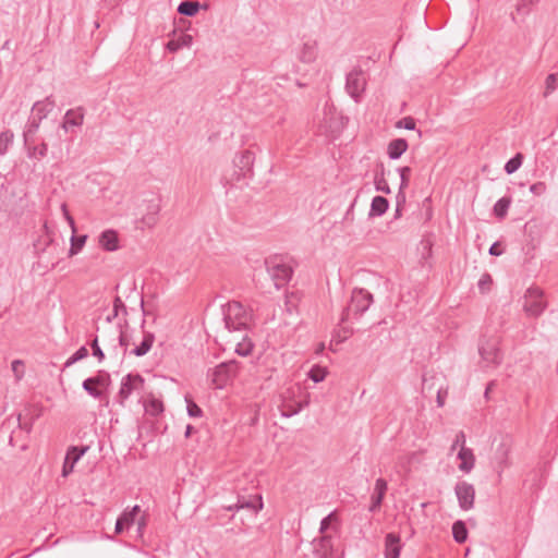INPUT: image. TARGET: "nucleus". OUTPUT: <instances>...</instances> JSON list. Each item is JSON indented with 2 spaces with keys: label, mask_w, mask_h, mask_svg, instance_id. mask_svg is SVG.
Masks as SVG:
<instances>
[{
  "label": "nucleus",
  "mask_w": 558,
  "mask_h": 558,
  "mask_svg": "<svg viewBox=\"0 0 558 558\" xmlns=\"http://www.w3.org/2000/svg\"><path fill=\"white\" fill-rule=\"evenodd\" d=\"M353 333V329L349 327H340L336 329L332 333L331 342H330V350L335 351L332 349L333 344H340L344 342Z\"/></svg>",
  "instance_id": "31"
},
{
  "label": "nucleus",
  "mask_w": 558,
  "mask_h": 558,
  "mask_svg": "<svg viewBox=\"0 0 558 558\" xmlns=\"http://www.w3.org/2000/svg\"><path fill=\"white\" fill-rule=\"evenodd\" d=\"M295 390L301 391V387H292L287 390L283 396L281 404V414L286 417H291L298 414L302 409L310 404V393H304L303 398L298 401H293L292 398L295 396Z\"/></svg>",
  "instance_id": "5"
},
{
  "label": "nucleus",
  "mask_w": 558,
  "mask_h": 558,
  "mask_svg": "<svg viewBox=\"0 0 558 558\" xmlns=\"http://www.w3.org/2000/svg\"><path fill=\"white\" fill-rule=\"evenodd\" d=\"M318 45L316 40L305 41L299 52V59L304 63H312L317 58Z\"/></svg>",
  "instance_id": "17"
},
{
  "label": "nucleus",
  "mask_w": 558,
  "mask_h": 558,
  "mask_svg": "<svg viewBox=\"0 0 558 558\" xmlns=\"http://www.w3.org/2000/svg\"><path fill=\"white\" fill-rule=\"evenodd\" d=\"M87 355H88V351H87L86 347L83 345L72 356H70L66 360L64 366L69 367L72 364L76 363L77 361L85 359Z\"/></svg>",
  "instance_id": "45"
},
{
  "label": "nucleus",
  "mask_w": 558,
  "mask_h": 558,
  "mask_svg": "<svg viewBox=\"0 0 558 558\" xmlns=\"http://www.w3.org/2000/svg\"><path fill=\"white\" fill-rule=\"evenodd\" d=\"M263 508V500L260 495L254 496L252 499L240 498L235 506H229L228 510L233 509H250L254 514H257Z\"/></svg>",
  "instance_id": "16"
},
{
  "label": "nucleus",
  "mask_w": 558,
  "mask_h": 558,
  "mask_svg": "<svg viewBox=\"0 0 558 558\" xmlns=\"http://www.w3.org/2000/svg\"><path fill=\"white\" fill-rule=\"evenodd\" d=\"M54 106L56 104L52 96H48L44 100H38L33 105L31 114L43 121Z\"/></svg>",
  "instance_id": "13"
},
{
  "label": "nucleus",
  "mask_w": 558,
  "mask_h": 558,
  "mask_svg": "<svg viewBox=\"0 0 558 558\" xmlns=\"http://www.w3.org/2000/svg\"><path fill=\"white\" fill-rule=\"evenodd\" d=\"M87 235L75 236L74 234L71 236V247L69 251V255L73 256L78 253V251L84 246L86 242Z\"/></svg>",
  "instance_id": "40"
},
{
  "label": "nucleus",
  "mask_w": 558,
  "mask_h": 558,
  "mask_svg": "<svg viewBox=\"0 0 558 558\" xmlns=\"http://www.w3.org/2000/svg\"><path fill=\"white\" fill-rule=\"evenodd\" d=\"M98 242L104 250L113 252L119 247L118 233L111 229L105 230L100 233Z\"/></svg>",
  "instance_id": "19"
},
{
  "label": "nucleus",
  "mask_w": 558,
  "mask_h": 558,
  "mask_svg": "<svg viewBox=\"0 0 558 558\" xmlns=\"http://www.w3.org/2000/svg\"><path fill=\"white\" fill-rule=\"evenodd\" d=\"M89 446H71L66 450L65 458L69 463L75 465V463L88 451Z\"/></svg>",
  "instance_id": "29"
},
{
  "label": "nucleus",
  "mask_w": 558,
  "mask_h": 558,
  "mask_svg": "<svg viewBox=\"0 0 558 558\" xmlns=\"http://www.w3.org/2000/svg\"><path fill=\"white\" fill-rule=\"evenodd\" d=\"M330 518H331V514L327 515L326 518H324L320 522V532H325L328 526H329V523H330Z\"/></svg>",
  "instance_id": "63"
},
{
  "label": "nucleus",
  "mask_w": 558,
  "mask_h": 558,
  "mask_svg": "<svg viewBox=\"0 0 558 558\" xmlns=\"http://www.w3.org/2000/svg\"><path fill=\"white\" fill-rule=\"evenodd\" d=\"M201 9V3L197 1H182L178 7V12L185 16H194Z\"/></svg>",
  "instance_id": "30"
},
{
  "label": "nucleus",
  "mask_w": 558,
  "mask_h": 558,
  "mask_svg": "<svg viewBox=\"0 0 558 558\" xmlns=\"http://www.w3.org/2000/svg\"><path fill=\"white\" fill-rule=\"evenodd\" d=\"M83 120L84 113L82 108L69 109L64 114V121L61 126L68 131L70 126H81Z\"/></svg>",
  "instance_id": "20"
},
{
  "label": "nucleus",
  "mask_w": 558,
  "mask_h": 558,
  "mask_svg": "<svg viewBox=\"0 0 558 558\" xmlns=\"http://www.w3.org/2000/svg\"><path fill=\"white\" fill-rule=\"evenodd\" d=\"M452 535L457 543L462 544L468 538V529L463 521H456L452 525Z\"/></svg>",
  "instance_id": "32"
},
{
  "label": "nucleus",
  "mask_w": 558,
  "mask_h": 558,
  "mask_svg": "<svg viewBox=\"0 0 558 558\" xmlns=\"http://www.w3.org/2000/svg\"><path fill=\"white\" fill-rule=\"evenodd\" d=\"M493 283V278L489 274L485 272L482 275L477 282V287L482 293H486L490 290V286Z\"/></svg>",
  "instance_id": "47"
},
{
  "label": "nucleus",
  "mask_w": 558,
  "mask_h": 558,
  "mask_svg": "<svg viewBox=\"0 0 558 558\" xmlns=\"http://www.w3.org/2000/svg\"><path fill=\"white\" fill-rule=\"evenodd\" d=\"M375 185H376L377 191H380L385 194H389L391 192L390 187L388 185V182L384 178V167L383 166H381V173L375 175Z\"/></svg>",
  "instance_id": "44"
},
{
  "label": "nucleus",
  "mask_w": 558,
  "mask_h": 558,
  "mask_svg": "<svg viewBox=\"0 0 558 558\" xmlns=\"http://www.w3.org/2000/svg\"><path fill=\"white\" fill-rule=\"evenodd\" d=\"M238 373V364L235 361L223 362L215 367L213 381L217 388H223L229 379Z\"/></svg>",
  "instance_id": "10"
},
{
  "label": "nucleus",
  "mask_w": 558,
  "mask_h": 558,
  "mask_svg": "<svg viewBox=\"0 0 558 558\" xmlns=\"http://www.w3.org/2000/svg\"><path fill=\"white\" fill-rule=\"evenodd\" d=\"M61 210L63 213V216L65 218V220L68 221V223L70 225L71 229H72V232L74 233L75 232V222H74V219L73 217L70 215L69 210H68V206L66 204H62L61 205Z\"/></svg>",
  "instance_id": "56"
},
{
  "label": "nucleus",
  "mask_w": 558,
  "mask_h": 558,
  "mask_svg": "<svg viewBox=\"0 0 558 558\" xmlns=\"http://www.w3.org/2000/svg\"><path fill=\"white\" fill-rule=\"evenodd\" d=\"M40 123H41V120L35 118L32 114L29 116V118L24 126V130H23L24 144H28V141H31L36 135V133L39 130Z\"/></svg>",
  "instance_id": "25"
},
{
  "label": "nucleus",
  "mask_w": 558,
  "mask_h": 558,
  "mask_svg": "<svg viewBox=\"0 0 558 558\" xmlns=\"http://www.w3.org/2000/svg\"><path fill=\"white\" fill-rule=\"evenodd\" d=\"M252 349L253 343L244 337L242 342L236 343L235 352L239 355L246 356L251 353Z\"/></svg>",
  "instance_id": "46"
},
{
  "label": "nucleus",
  "mask_w": 558,
  "mask_h": 558,
  "mask_svg": "<svg viewBox=\"0 0 558 558\" xmlns=\"http://www.w3.org/2000/svg\"><path fill=\"white\" fill-rule=\"evenodd\" d=\"M387 490V482L384 478H378L375 483L374 494L372 496V505L369 507V511H376L385 497Z\"/></svg>",
  "instance_id": "21"
},
{
  "label": "nucleus",
  "mask_w": 558,
  "mask_h": 558,
  "mask_svg": "<svg viewBox=\"0 0 558 558\" xmlns=\"http://www.w3.org/2000/svg\"><path fill=\"white\" fill-rule=\"evenodd\" d=\"M125 527H126L125 524H123L122 521H120V519H118L116 522V526H114L116 534H121Z\"/></svg>",
  "instance_id": "64"
},
{
  "label": "nucleus",
  "mask_w": 558,
  "mask_h": 558,
  "mask_svg": "<svg viewBox=\"0 0 558 558\" xmlns=\"http://www.w3.org/2000/svg\"><path fill=\"white\" fill-rule=\"evenodd\" d=\"M389 203L384 196H375L372 199L369 216H381L388 209Z\"/></svg>",
  "instance_id": "28"
},
{
  "label": "nucleus",
  "mask_w": 558,
  "mask_h": 558,
  "mask_svg": "<svg viewBox=\"0 0 558 558\" xmlns=\"http://www.w3.org/2000/svg\"><path fill=\"white\" fill-rule=\"evenodd\" d=\"M254 153L251 150H243L240 155L234 158V165L240 169V173L238 174L245 177L247 173L252 171V167L254 163Z\"/></svg>",
  "instance_id": "14"
},
{
  "label": "nucleus",
  "mask_w": 558,
  "mask_h": 558,
  "mask_svg": "<svg viewBox=\"0 0 558 558\" xmlns=\"http://www.w3.org/2000/svg\"><path fill=\"white\" fill-rule=\"evenodd\" d=\"M397 128H404L407 130L415 129V120L412 117H405L398 121Z\"/></svg>",
  "instance_id": "52"
},
{
  "label": "nucleus",
  "mask_w": 558,
  "mask_h": 558,
  "mask_svg": "<svg viewBox=\"0 0 558 558\" xmlns=\"http://www.w3.org/2000/svg\"><path fill=\"white\" fill-rule=\"evenodd\" d=\"M160 211V201L157 197H153L147 201L146 214L143 215L142 221L147 227H154L158 221V214Z\"/></svg>",
  "instance_id": "12"
},
{
  "label": "nucleus",
  "mask_w": 558,
  "mask_h": 558,
  "mask_svg": "<svg viewBox=\"0 0 558 558\" xmlns=\"http://www.w3.org/2000/svg\"><path fill=\"white\" fill-rule=\"evenodd\" d=\"M454 493L462 510H470L474 507L475 488L468 482H458L454 486Z\"/></svg>",
  "instance_id": "9"
},
{
  "label": "nucleus",
  "mask_w": 558,
  "mask_h": 558,
  "mask_svg": "<svg viewBox=\"0 0 558 558\" xmlns=\"http://www.w3.org/2000/svg\"><path fill=\"white\" fill-rule=\"evenodd\" d=\"M140 512V506L135 505L130 510H124L122 514L118 518L120 521H122L123 524H125L126 527H129L131 524L134 523L135 517Z\"/></svg>",
  "instance_id": "37"
},
{
  "label": "nucleus",
  "mask_w": 558,
  "mask_h": 558,
  "mask_svg": "<svg viewBox=\"0 0 558 558\" xmlns=\"http://www.w3.org/2000/svg\"><path fill=\"white\" fill-rule=\"evenodd\" d=\"M547 303L544 291L535 286L530 287L524 293L523 311L531 317H538L546 310Z\"/></svg>",
  "instance_id": "4"
},
{
  "label": "nucleus",
  "mask_w": 558,
  "mask_h": 558,
  "mask_svg": "<svg viewBox=\"0 0 558 558\" xmlns=\"http://www.w3.org/2000/svg\"><path fill=\"white\" fill-rule=\"evenodd\" d=\"M460 446L462 448V446H465V435L462 430H460L457 435H456V439L451 446V451L456 450V448Z\"/></svg>",
  "instance_id": "57"
},
{
  "label": "nucleus",
  "mask_w": 558,
  "mask_h": 558,
  "mask_svg": "<svg viewBox=\"0 0 558 558\" xmlns=\"http://www.w3.org/2000/svg\"><path fill=\"white\" fill-rule=\"evenodd\" d=\"M144 387V378L140 374H128L121 380V387L118 392V401L123 404L134 391H140Z\"/></svg>",
  "instance_id": "8"
},
{
  "label": "nucleus",
  "mask_w": 558,
  "mask_h": 558,
  "mask_svg": "<svg viewBox=\"0 0 558 558\" xmlns=\"http://www.w3.org/2000/svg\"><path fill=\"white\" fill-rule=\"evenodd\" d=\"M61 210L63 213V216L65 218V220L68 221V223L70 225L71 229H72V232L74 233L75 232V222H74V219L73 217L70 215L69 210H68V206L66 204H62L61 205Z\"/></svg>",
  "instance_id": "54"
},
{
  "label": "nucleus",
  "mask_w": 558,
  "mask_h": 558,
  "mask_svg": "<svg viewBox=\"0 0 558 558\" xmlns=\"http://www.w3.org/2000/svg\"><path fill=\"white\" fill-rule=\"evenodd\" d=\"M120 310H123L124 312H126V306L124 305V303L120 296H116L113 300L112 314L107 317V320L112 322V319H114L119 315Z\"/></svg>",
  "instance_id": "48"
},
{
  "label": "nucleus",
  "mask_w": 558,
  "mask_h": 558,
  "mask_svg": "<svg viewBox=\"0 0 558 558\" xmlns=\"http://www.w3.org/2000/svg\"><path fill=\"white\" fill-rule=\"evenodd\" d=\"M399 172H400V180H401L399 193H402V190L409 185V175L411 173V168L402 167L399 169Z\"/></svg>",
  "instance_id": "50"
},
{
  "label": "nucleus",
  "mask_w": 558,
  "mask_h": 558,
  "mask_svg": "<svg viewBox=\"0 0 558 558\" xmlns=\"http://www.w3.org/2000/svg\"><path fill=\"white\" fill-rule=\"evenodd\" d=\"M405 202V196L403 193H398L397 195V209H396V217L400 215L401 205Z\"/></svg>",
  "instance_id": "61"
},
{
  "label": "nucleus",
  "mask_w": 558,
  "mask_h": 558,
  "mask_svg": "<svg viewBox=\"0 0 558 558\" xmlns=\"http://www.w3.org/2000/svg\"><path fill=\"white\" fill-rule=\"evenodd\" d=\"M27 150L28 158H44L48 153V144L46 142H41L39 145L34 144V137L28 141V144H24Z\"/></svg>",
  "instance_id": "23"
},
{
  "label": "nucleus",
  "mask_w": 558,
  "mask_h": 558,
  "mask_svg": "<svg viewBox=\"0 0 558 558\" xmlns=\"http://www.w3.org/2000/svg\"><path fill=\"white\" fill-rule=\"evenodd\" d=\"M223 322L229 331L245 329L250 322V315L240 302H229L225 308Z\"/></svg>",
  "instance_id": "2"
},
{
  "label": "nucleus",
  "mask_w": 558,
  "mask_h": 558,
  "mask_svg": "<svg viewBox=\"0 0 558 558\" xmlns=\"http://www.w3.org/2000/svg\"><path fill=\"white\" fill-rule=\"evenodd\" d=\"M373 303V295L364 289H354L349 305L343 308L340 323L344 324L351 317H359L365 313Z\"/></svg>",
  "instance_id": "1"
},
{
  "label": "nucleus",
  "mask_w": 558,
  "mask_h": 558,
  "mask_svg": "<svg viewBox=\"0 0 558 558\" xmlns=\"http://www.w3.org/2000/svg\"><path fill=\"white\" fill-rule=\"evenodd\" d=\"M61 210L63 213V216L65 218V220L68 221V223L70 225L71 229H72V232L74 233L75 232V222H74V219L73 217L70 215L69 210H68V206L66 204H62L61 205Z\"/></svg>",
  "instance_id": "55"
},
{
  "label": "nucleus",
  "mask_w": 558,
  "mask_h": 558,
  "mask_svg": "<svg viewBox=\"0 0 558 558\" xmlns=\"http://www.w3.org/2000/svg\"><path fill=\"white\" fill-rule=\"evenodd\" d=\"M530 191L535 195H542L546 191V184L544 182H536L531 185Z\"/></svg>",
  "instance_id": "58"
},
{
  "label": "nucleus",
  "mask_w": 558,
  "mask_h": 558,
  "mask_svg": "<svg viewBox=\"0 0 558 558\" xmlns=\"http://www.w3.org/2000/svg\"><path fill=\"white\" fill-rule=\"evenodd\" d=\"M327 374H328V371L326 367L320 366V365H314L307 373V376L314 383H320L326 378Z\"/></svg>",
  "instance_id": "35"
},
{
  "label": "nucleus",
  "mask_w": 558,
  "mask_h": 558,
  "mask_svg": "<svg viewBox=\"0 0 558 558\" xmlns=\"http://www.w3.org/2000/svg\"><path fill=\"white\" fill-rule=\"evenodd\" d=\"M408 149V142L404 138L392 140L387 147L389 158L398 159Z\"/></svg>",
  "instance_id": "24"
},
{
  "label": "nucleus",
  "mask_w": 558,
  "mask_h": 558,
  "mask_svg": "<svg viewBox=\"0 0 558 558\" xmlns=\"http://www.w3.org/2000/svg\"><path fill=\"white\" fill-rule=\"evenodd\" d=\"M365 87L366 78L362 69L355 68L347 74L345 89L355 101H359L361 95L365 90Z\"/></svg>",
  "instance_id": "7"
},
{
  "label": "nucleus",
  "mask_w": 558,
  "mask_h": 558,
  "mask_svg": "<svg viewBox=\"0 0 558 558\" xmlns=\"http://www.w3.org/2000/svg\"><path fill=\"white\" fill-rule=\"evenodd\" d=\"M558 87V73L549 74L545 80L544 97H547Z\"/></svg>",
  "instance_id": "42"
},
{
  "label": "nucleus",
  "mask_w": 558,
  "mask_h": 558,
  "mask_svg": "<svg viewBox=\"0 0 558 558\" xmlns=\"http://www.w3.org/2000/svg\"><path fill=\"white\" fill-rule=\"evenodd\" d=\"M74 470V465L69 463L66 459H64L63 466H62V476L66 477L69 476Z\"/></svg>",
  "instance_id": "60"
},
{
  "label": "nucleus",
  "mask_w": 558,
  "mask_h": 558,
  "mask_svg": "<svg viewBox=\"0 0 558 558\" xmlns=\"http://www.w3.org/2000/svg\"><path fill=\"white\" fill-rule=\"evenodd\" d=\"M93 355L96 356L100 362L105 359V354L98 344V339L95 338L90 343Z\"/></svg>",
  "instance_id": "53"
},
{
  "label": "nucleus",
  "mask_w": 558,
  "mask_h": 558,
  "mask_svg": "<svg viewBox=\"0 0 558 558\" xmlns=\"http://www.w3.org/2000/svg\"><path fill=\"white\" fill-rule=\"evenodd\" d=\"M478 351L486 366L500 364L502 357L497 340H487L481 343Z\"/></svg>",
  "instance_id": "11"
},
{
  "label": "nucleus",
  "mask_w": 558,
  "mask_h": 558,
  "mask_svg": "<svg viewBox=\"0 0 558 558\" xmlns=\"http://www.w3.org/2000/svg\"><path fill=\"white\" fill-rule=\"evenodd\" d=\"M537 2L538 0H519L515 10L519 14L527 15Z\"/></svg>",
  "instance_id": "43"
},
{
  "label": "nucleus",
  "mask_w": 558,
  "mask_h": 558,
  "mask_svg": "<svg viewBox=\"0 0 558 558\" xmlns=\"http://www.w3.org/2000/svg\"><path fill=\"white\" fill-rule=\"evenodd\" d=\"M314 553L317 558H330L331 538L330 536H322L318 541L314 539Z\"/></svg>",
  "instance_id": "22"
},
{
  "label": "nucleus",
  "mask_w": 558,
  "mask_h": 558,
  "mask_svg": "<svg viewBox=\"0 0 558 558\" xmlns=\"http://www.w3.org/2000/svg\"><path fill=\"white\" fill-rule=\"evenodd\" d=\"M266 269L277 289L284 287L292 277V268L282 257L272 256L265 260Z\"/></svg>",
  "instance_id": "3"
},
{
  "label": "nucleus",
  "mask_w": 558,
  "mask_h": 558,
  "mask_svg": "<svg viewBox=\"0 0 558 558\" xmlns=\"http://www.w3.org/2000/svg\"><path fill=\"white\" fill-rule=\"evenodd\" d=\"M400 551V536L395 533H388L385 537V558H399Z\"/></svg>",
  "instance_id": "15"
},
{
  "label": "nucleus",
  "mask_w": 558,
  "mask_h": 558,
  "mask_svg": "<svg viewBox=\"0 0 558 558\" xmlns=\"http://www.w3.org/2000/svg\"><path fill=\"white\" fill-rule=\"evenodd\" d=\"M458 458L461 460L459 470L464 473H470L475 464V456L472 449L462 446L458 452Z\"/></svg>",
  "instance_id": "18"
},
{
  "label": "nucleus",
  "mask_w": 558,
  "mask_h": 558,
  "mask_svg": "<svg viewBox=\"0 0 558 558\" xmlns=\"http://www.w3.org/2000/svg\"><path fill=\"white\" fill-rule=\"evenodd\" d=\"M447 395H448V391L447 389H444V388H439L437 390V397H436V402H437V405L439 408L444 407L445 405V401H446V398H447Z\"/></svg>",
  "instance_id": "59"
},
{
  "label": "nucleus",
  "mask_w": 558,
  "mask_h": 558,
  "mask_svg": "<svg viewBox=\"0 0 558 558\" xmlns=\"http://www.w3.org/2000/svg\"><path fill=\"white\" fill-rule=\"evenodd\" d=\"M82 387L89 396L95 399H100L102 397V390L94 384L90 377L83 381Z\"/></svg>",
  "instance_id": "36"
},
{
  "label": "nucleus",
  "mask_w": 558,
  "mask_h": 558,
  "mask_svg": "<svg viewBox=\"0 0 558 558\" xmlns=\"http://www.w3.org/2000/svg\"><path fill=\"white\" fill-rule=\"evenodd\" d=\"M523 156L522 154L518 153L514 157L509 159L505 165V171L508 174H512L515 172L522 165Z\"/></svg>",
  "instance_id": "39"
},
{
  "label": "nucleus",
  "mask_w": 558,
  "mask_h": 558,
  "mask_svg": "<svg viewBox=\"0 0 558 558\" xmlns=\"http://www.w3.org/2000/svg\"><path fill=\"white\" fill-rule=\"evenodd\" d=\"M510 204H511V198L510 197H501L500 199H498L496 202V204L494 205V214L496 215V217L498 218H505L507 213H508V209L510 207Z\"/></svg>",
  "instance_id": "33"
},
{
  "label": "nucleus",
  "mask_w": 558,
  "mask_h": 558,
  "mask_svg": "<svg viewBox=\"0 0 558 558\" xmlns=\"http://www.w3.org/2000/svg\"><path fill=\"white\" fill-rule=\"evenodd\" d=\"M145 411L149 415L157 416L163 412V404L160 400L153 398L145 404Z\"/></svg>",
  "instance_id": "38"
},
{
  "label": "nucleus",
  "mask_w": 558,
  "mask_h": 558,
  "mask_svg": "<svg viewBox=\"0 0 558 558\" xmlns=\"http://www.w3.org/2000/svg\"><path fill=\"white\" fill-rule=\"evenodd\" d=\"M143 332H144V337H143L142 342L140 343V345L135 347L131 352L135 356L145 355L151 349L153 343L155 341L154 333H151L149 331H145V330Z\"/></svg>",
  "instance_id": "26"
},
{
  "label": "nucleus",
  "mask_w": 558,
  "mask_h": 558,
  "mask_svg": "<svg viewBox=\"0 0 558 558\" xmlns=\"http://www.w3.org/2000/svg\"><path fill=\"white\" fill-rule=\"evenodd\" d=\"M95 385L99 387V389L102 390V388H107L110 383V374L105 371H99L98 374L94 377H90Z\"/></svg>",
  "instance_id": "41"
},
{
  "label": "nucleus",
  "mask_w": 558,
  "mask_h": 558,
  "mask_svg": "<svg viewBox=\"0 0 558 558\" xmlns=\"http://www.w3.org/2000/svg\"><path fill=\"white\" fill-rule=\"evenodd\" d=\"M489 254L493 256H499L502 254V251L500 250L498 242L492 244V246L489 247Z\"/></svg>",
  "instance_id": "62"
},
{
  "label": "nucleus",
  "mask_w": 558,
  "mask_h": 558,
  "mask_svg": "<svg viewBox=\"0 0 558 558\" xmlns=\"http://www.w3.org/2000/svg\"><path fill=\"white\" fill-rule=\"evenodd\" d=\"M186 400V409L187 413L192 417H199L203 414L202 409L192 400L189 398H185Z\"/></svg>",
  "instance_id": "49"
},
{
  "label": "nucleus",
  "mask_w": 558,
  "mask_h": 558,
  "mask_svg": "<svg viewBox=\"0 0 558 558\" xmlns=\"http://www.w3.org/2000/svg\"><path fill=\"white\" fill-rule=\"evenodd\" d=\"M14 133L11 130H5L0 133V156L7 154L10 145L13 143Z\"/></svg>",
  "instance_id": "34"
},
{
  "label": "nucleus",
  "mask_w": 558,
  "mask_h": 558,
  "mask_svg": "<svg viewBox=\"0 0 558 558\" xmlns=\"http://www.w3.org/2000/svg\"><path fill=\"white\" fill-rule=\"evenodd\" d=\"M193 43V36L190 34H181L177 39H171L167 44V49L175 52L181 48L190 47Z\"/></svg>",
  "instance_id": "27"
},
{
  "label": "nucleus",
  "mask_w": 558,
  "mask_h": 558,
  "mask_svg": "<svg viewBox=\"0 0 558 558\" xmlns=\"http://www.w3.org/2000/svg\"><path fill=\"white\" fill-rule=\"evenodd\" d=\"M512 450L511 440L504 438L494 451L493 464L496 473L501 477L505 470L511 465L510 453Z\"/></svg>",
  "instance_id": "6"
},
{
  "label": "nucleus",
  "mask_w": 558,
  "mask_h": 558,
  "mask_svg": "<svg viewBox=\"0 0 558 558\" xmlns=\"http://www.w3.org/2000/svg\"><path fill=\"white\" fill-rule=\"evenodd\" d=\"M12 372L16 379H21L24 375V363L21 360H14L11 364Z\"/></svg>",
  "instance_id": "51"
}]
</instances>
